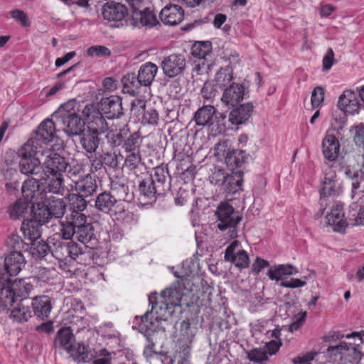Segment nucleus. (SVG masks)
Instances as JSON below:
<instances>
[{"mask_svg":"<svg viewBox=\"0 0 364 364\" xmlns=\"http://www.w3.org/2000/svg\"><path fill=\"white\" fill-rule=\"evenodd\" d=\"M7 246L14 250V251H20L24 249L26 243L23 240L16 234H12L6 240Z\"/></svg>","mask_w":364,"mask_h":364,"instance_id":"obj_62","label":"nucleus"},{"mask_svg":"<svg viewBox=\"0 0 364 364\" xmlns=\"http://www.w3.org/2000/svg\"><path fill=\"white\" fill-rule=\"evenodd\" d=\"M144 10L139 9L132 12V23L134 26L153 27L157 23L156 16L151 6L144 7Z\"/></svg>","mask_w":364,"mask_h":364,"instance_id":"obj_20","label":"nucleus"},{"mask_svg":"<svg viewBox=\"0 0 364 364\" xmlns=\"http://www.w3.org/2000/svg\"><path fill=\"white\" fill-rule=\"evenodd\" d=\"M99 135L90 132L87 130L81 134L80 143L87 153L92 154L96 152L100 141Z\"/></svg>","mask_w":364,"mask_h":364,"instance_id":"obj_40","label":"nucleus"},{"mask_svg":"<svg viewBox=\"0 0 364 364\" xmlns=\"http://www.w3.org/2000/svg\"><path fill=\"white\" fill-rule=\"evenodd\" d=\"M82 115L87 122L88 132L100 135L108 129L105 117L94 105H87L82 109Z\"/></svg>","mask_w":364,"mask_h":364,"instance_id":"obj_7","label":"nucleus"},{"mask_svg":"<svg viewBox=\"0 0 364 364\" xmlns=\"http://www.w3.org/2000/svg\"><path fill=\"white\" fill-rule=\"evenodd\" d=\"M69 213L67 214L72 220L82 222L86 220V215L82 212L86 209L90 200L79 193H70L68 195Z\"/></svg>","mask_w":364,"mask_h":364,"instance_id":"obj_11","label":"nucleus"},{"mask_svg":"<svg viewBox=\"0 0 364 364\" xmlns=\"http://www.w3.org/2000/svg\"><path fill=\"white\" fill-rule=\"evenodd\" d=\"M247 94L242 85L232 83L224 90L221 100L226 105L233 107L242 100Z\"/></svg>","mask_w":364,"mask_h":364,"instance_id":"obj_22","label":"nucleus"},{"mask_svg":"<svg viewBox=\"0 0 364 364\" xmlns=\"http://www.w3.org/2000/svg\"><path fill=\"white\" fill-rule=\"evenodd\" d=\"M343 342H341L339 345H336L334 346H329L327 348V355L328 356L330 360L336 361L338 358L339 357V360L341 362V357L343 355Z\"/></svg>","mask_w":364,"mask_h":364,"instance_id":"obj_64","label":"nucleus"},{"mask_svg":"<svg viewBox=\"0 0 364 364\" xmlns=\"http://www.w3.org/2000/svg\"><path fill=\"white\" fill-rule=\"evenodd\" d=\"M31 306L34 315L42 320L48 318L53 309L51 298L47 295L33 297L32 301L30 302Z\"/></svg>","mask_w":364,"mask_h":364,"instance_id":"obj_17","label":"nucleus"},{"mask_svg":"<svg viewBox=\"0 0 364 364\" xmlns=\"http://www.w3.org/2000/svg\"><path fill=\"white\" fill-rule=\"evenodd\" d=\"M41 205L46 206L52 217L56 218H62L66 209V205L63 199L53 196H47L45 203Z\"/></svg>","mask_w":364,"mask_h":364,"instance_id":"obj_36","label":"nucleus"},{"mask_svg":"<svg viewBox=\"0 0 364 364\" xmlns=\"http://www.w3.org/2000/svg\"><path fill=\"white\" fill-rule=\"evenodd\" d=\"M155 336L156 333L154 332L147 333L145 334L147 344L146 345L144 349V355L147 358H152L155 355H156L157 353L154 350L155 347Z\"/></svg>","mask_w":364,"mask_h":364,"instance_id":"obj_58","label":"nucleus"},{"mask_svg":"<svg viewBox=\"0 0 364 364\" xmlns=\"http://www.w3.org/2000/svg\"><path fill=\"white\" fill-rule=\"evenodd\" d=\"M18 168L20 172L28 178H43L46 176L44 168L38 158L20 159Z\"/></svg>","mask_w":364,"mask_h":364,"instance_id":"obj_15","label":"nucleus"},{"mask_svg":"<svg viewBox=\"0 0 364 364\" xmlns=\"http://www.w3.org/2000/svg\"><path fill=\"white\" fill-rule=\"evenodd\" d=\"M139 200L144 205L155 201L156 195H158V191L153 185V180L149 178L143 179L139 186Z\"/></svg>","mask_w":364,"mask_h":364,"instance_id":"obj_29","label":"nucleus"},{"mask_svg":"<svg viewBox=\"0 0 364 364\" xmlns=\"http://www.w3.org/2000/svg\"><path fill=\"white\" fill-rule=\"evenodd\" d=\"M41 144L35 138L28 139L18 151L17 154L20 159L36 158L38 149Z\"/></svg>","mask_w":364,"mask_h":364,"instance_id":"obj_42","label":"nucleus"},{"mask_svg":"<svg viewBox=\"0 0 364 364\" xmlns=\"http://www.w3.org/2000/svg\"><path fill=\"white\" fill-rule=\"evenodd\" d=\"M326 218L327 223L331 226L333 231L336 232H342L345 230L346 226L350 225L348 223V216L346 220H344L343 205L341 203L334 205L331 208V213L327 214Z\"/></svg>","mask_w":364,"mask_h":364,"instance_id":"obj_19","label":"nucleus"},{"mask_svg":"<svg viewBox=\"0 0 364 364\" xmlns=\"http://www.w3.org/2000/svg\"><path fill=\"white\" fill-rule=\"evenodd\" d=\"M338 107L344 113H358L360 103L356 94L350 90H345L338 98Z\"/></svg>","mask_w":364,"mask_h":364,"instance_id":"obj_23","label":"nucleus"},{"mask_svg":"<svg viewBox=\"0 0 364 364\" xmlns=\"http://www.w3.org/2000/svg\"><path fill=\"white\" fill-rule=\"evenodd\" d=\"M48 242L51 244L52 255L60 261L77 259L82 255L80 248L75 242L63 240L60 239V235L50 237Z\"/></svg>","mask_w":364,"mask_h":364,"instance_id":"obj_6","label":"nucleus"},{"mask_svg":"<svg viewBox=\"0 0 364 364\" xmlns=\"http://www.w3.org/2000/svg\"><path fill=\"white\" fill-rule=\"evenodd\" d=\"M16 291L13 290L12 284L0 289V311L8 309L14 303Z\"/></svg>","mask_w":364,"mask_h":364,"instance_id":"obj_44","label":"nucleus"},{"mask_svg":"<svg viewBox=\"0 0 364 364\" xmlns=\"http://www.w3.org/2000/svg\"><path fill=\"white\" fill-rule=\"evenodd\" d=\"M124 161L125 166L129 170L136 168L141 163V156L140 152L127 153Z\"/></svg>","mask_w":364,"mask_h":364,"instance_id":"obj_60","label":"nucleus"},{"mask_svg":"<svg viewBox=\"0 0 364 364\" xmlns=\"http://www.w3.org/2000/svg\"><path fill=\"white\" fill-rule=\"evenodd\" d=\"M144 114L142 117V122L145 124L156 125L159 121V113L157 110L151 106H143Z\"/></svg>","mask_w":364,"mask_h":364,"instance_id":"obj_55","label":"nucleus"},{"mask_svg":"<svg viewBox=\"0 0 364 364\" xmlns=\"http://www.w3.org/2000/svg\"><path fill=\"white\" fill-rule=\"evenodd\" d=\"M340 144L337 138L333 135H327L322 142V151L324 157L331 161H335L339 154Z\"/></svg>","mask_w":364,"mask_h":364,"instance_id":"obj_30","label":"nucleus"},{"mask_svg":"<svg viewBox=\"0 0 364 364\" xmlns=\"http://www.w3.org/2000/svg\"><path fill=\"white\" fill-rule=\"evenodd\" d=\"M348 223L351 226L364 225V208L360 207L358 202H354L350 205Z\"/></svg>","mask_w":364,"mask_h":364,"instance_id":"obj_47","label":"nucleus"},{"mask_svg":"<svg viewBox=\"0 0 364 364\" xmlns=\"http://www.w3.org/2000/svg\"><path fill=\"white\" fill-rule=\"evenodd\" d=\"M41 226L38 221L29 220L23 222L21 230L24 237L33 242L40 238L41 235Z\"/></svg>","mask_w":364,"mask_h":364,"instance_id":"obj_38","label":"nucleus"},{"mask_svg":"<svg viewBox=\"0 0 364 364\" xmlns=\"http://www.w3.org/2000/svg\"><path fill=\"white\" fill-rule=\"evenodd\" d=\"M128 186L119 183H114L111 186V193L114 197L117 203L121 200H127L128 195Z\"/></svg>","mask_w":364,"mask_h":364,"instance_id":"obj_56","label":"nucleus"},{"mask_svg":"<svg viewBox=\"0 0 364 364\" xmlns=\"http://www.w3.org/2000/svg\"><path fill=\"white\" fill-rule=\"evenodd\" d=\"M4 269L12 277L16 276L26 264L25 258L20 251H11L4 261Z\"/></svg>","mask_w":364,"mask_h":364,"instance_id":"obj_27","label":"nucleus"},{"mask_svg":"<svg viewBox=\"0 0 364 364\" xmlns=\"http://www.w3.org/2000/svg\"><path fill=\"white\" fill-rule=\"evenodd\" d=\"M324 89L322 87L318 86L314 88L312 92L311 101L314 108H317L321 105L324 100Z\"/></svg>","mask_w":364,"mask_h":364,"instance_id":"obj_63","label":"nucleus"},{"mask_svg":"<svg viewBox=\"0 0 364 364\" xmlns=\"http://www.w3.org/2000/svg\"><path fill=\"white\" fill-rule=\"evenodd\" d=\"M31 204L25 200L24 199H18L9 208V215L10 217L13 219H17L20 217H24L25 214L27 213L28 210L31 209L33 211V209L35 207H31Z\"/></svg>","mask_w":364,"mask_h":364,"instance_id":"obj_45","label":"nucleus"},{"mask_svg":"<svg viewBox=\"0 0 364 364\" xmlns=\"http://www.w3.org/2000/svg\"><path fill=\"white\" fill-rule=\"evenodd\" d=\"M55 126L53 119H46L38 126L35 139L41 144H48L53 140L55 136Z\"/></svg>","mask_w":364,"mask_h":364,"instance_id":"obj_24","label":"nucleus"},{"mask_svg":"<svg viewBox=\"0 0 364 364\" xmlns=\"http://www.w3.org/2000/svg\"><path fill=\"white\" fill-rule=\"evenodd\" d=\"M182 293L176 287H170L161 291V300L156 301V293L149 296V304H151V312L155 310L156 318L167 319L175 311L176 307L181 306Z\"/></svg>","mask_w":364,"mask_h":364,"instance_id":"obj_1","label":"nucleus"},{"mask_svg":"<svg viewBox=\"0 0 364 364\" xmlns=\"http://www.w3.org/2000/svg\"><path fill=\"white\" fill-rule=\"evenodd\" d=\"M21 190L23 199L31 204V207L41 205L47 199L46 187L40 178H28L23 182Z\"/></svg>","mask_w":364,"mask_h":364,"instance_id":"obj_5","label":"nucleus"},{"mask_svg":"<svg viewBox=\"0 0 364 364\" xmlns=\"http://www.w3.org/2000/svg\"><path fill=\"white\" fill-rule=\"evenodd\" d=\"M117 203V200L110 192L103 191L99 193L95 200V208L101 212L109 213Z\"/></svg>","mask_w":364,"mask_h":364,"instance_id":"obj_39","label":"nucleus"},{"mask_svg":"<svg viewBox=\"0 0 364 364\" xmlns=\"http://www.w3.org/2000/svg\"><path fill=\"white\" fill-rule=\"evenodd\" d=\"M82 221L78 224L76 239L87 247L93 249L97 245L94 227L91 223H87V219Z\"/></svg>","mask_w":364,"mask_h":364,"instance_id":"obj_18","label":"nucleus"},{"mask_svg":"<svg viewBox=\"0 0 364 364\" xmlns=\"http://www.w3.org/2000/svg\"><path fill=\"white\" fill-rule=\"evenodd\" d=\"M351 193L350 197L353 200L358 202L364 197V179L359 176L358 173H354L351 179Z\"/></svg>","mask_w":364,"mask_h":364,"instance_id":"obj_50","label":"nucleus"},{"mask_svg":"<svg viewBox=\"0 0 364 364\" xmlns=\"http://www.w3.org/2000/svg\"><path fill=\"white\" fill-rule=\"evenodd\" d=\"M100 105L107 119L119 118L123 114L122 98L118 95H111L102 99Z\"/></svg>","mask_w":364,"mask_h":364,"instance_id":"obj_16","label":"nucleus"},{"mask_svg":"<svg viewBox=\"0 0 364 364\" xmlns=\"http://www.w3.org/2000/svg\"><path fill=\"white\" fill-rule=\"evenodd\" d=\"M41 181H45L47 183V186H46V190H48V192L54 194H63L65 185L63 175H50L47 173V176L41 178Z\"/></svg>","mask_w":364,"mask_h":364,"instance_id":"obj_37","label":"nucleus"},{"mask_svg":"<svg viewBox=\"0 0 364 364\" xmlns=\"http://www.w3.org/2000/svg\"><path fill=\"white\" fill-rule=\"evenodd\" d=\"M169 176L167 165H160L154 168L153 176L148 177L153 180V185L158 191V196H164L171 189V180H167Z\"/></svg>","mask_w":364,"mask_h":364,"instance_id":"obj_13","label":"nucleus"},{"mask_svg":"<svg viewBox=\"0 0 364 364\" xmlns=\"http://www.w3.org/2000/svg\"><path fill=\"white\" fill-rule=\"evenodd\" d=\"M361 358L362 353L358 345L343 342L341 364H358Z\"/></svg>","mask_w":364,"mask_h":364,"instance_id":"obj_31","label":"nucleus"},{"mask_svg":"<svg viewBox=\"0 0 364 364\" xmlns=\"http://www.w3.org/2000/svg\"><path fill=\"white\" fill-rule=\"evenodd\" d=\"M13 286V290L16 291L17 297H22V299H27V296L33 289V286L24 279L17 280L14 279V282L11 284Z\"/></svg>","mask_w":364,"mask_h":364,"instance_id":"obj_52","label":"nucleus"},{"mask_svg":"<svg viewBox=\"0 0 364 364\" xmlns=\"http://www.w3.org/2000/svg\"><path fill=\"white\" fill-rule=\"evenodd\" d=\"M212 51L210 41H198L192 47V54L200 59L205 58Z\"/></svg>","mask_w":364,"mask_h":364,"instance_id":"obj_53","label":"nucleus"},{"mask_svg":"<svg viewBox=\"0 0 364 364\" xmlns=\"http://www.w3.org/2000/svg\"><path fill=\"white\" fill-rule=\"evenodd\" d=\"M128 14L127 6L121 3L107 2L102 8V15L105 19L109 21H121Z\"/></svg>","mask_w":364,"mask_h":364,"instance_id":"obj_21","label":"nucleus"},{"mask_svg":"<svg viewBox=\"0 0 364 364\" xmlns=\"http://www.w3.org/2000/svg\"><path fill=\"white\" fill-rule=\"evenodd\" d=\"M90 161V173H95L105 168L102 155L96 152L87 156Z\"/></svg>","mask_w":364,"mask_h":364,"instance_id":"obj_57","label":"nucleus"},{"mask_svg":"<svg viewBox=\"0 0 364 364\" xmlns=\"http://www.w3.org/2000/svg\"><path fill=\"white\" fill-rule=\"evenodd\" d=\"M50 245V242L48 241L46 242L43 240H34L31 242V245L30 247V253L33 257L40 259L43 258L49 252L51 253Z\"/></svg>","mask_w":364,"mask_h":364,"instance_id":"obj_49","label":"nucleus"},{"mask_svg":"<svg viewBox=\"0 0 364 364\" xmlns=\"http://www.w3.org/2000/svg\"><path fill=\"white\" fill-rule=\"evenodd\" d=\"M336 192V181L326 177L323 181V186L321 191V197H328L335 195Z\"/></svg>","mask_w":364,"mask_h":364,"instance_id":"obj_61","label":"nucleus"},{"mask_svg":"<svg viewBox=\"0 0 364 364\" xmlns=\"http://www.w3.org/2000/svg\"><path fill=\"white\" fill-rule=\"evenodd\" d=\"M122 83L127 92L132 95H135L137 90L143 86L139 78L134 73H127L122 78Z\"/></svg>","mask_w":364,"mask_h":364,"instance_id":"obj_48","label":"nucleus"},{"mask_svg":"<svg viewBox=\"0 0 364 364\" xmlns=\"http://www.w3.org/2000/svg\"><path fill=\"white\" fill-rule=\"evenodd\" d=\"M159 17L164 24L176 26L183 20L184 11L179 5L169 4L161 9Z\"/></svg>","mask_w":364,"mask_h":364,"instance_id":"obj_14","label":"nucleus"},{"mask_svg":"<svg viewBox=\"0 0 364 364\" xmlns=\"http://www.w3.org/2000/svg\"><path fill=\"white\" fill-rule=\"evenodd\" d=\"M82 221L81 223H82ZM80 222H78L75 220H72L70 218V216L66 215L65 220L60 222L61 224V235L63 239L65 241H72L71 239L73 236H76L77 229L78 224Z\"/></svg>","mask_w":364,"mask_h":364,"instance_id":"obj_41","label":"nucleus"},{"mask_svg":"<svg viewBox=\"0 0 364 364\" xmlns=\"http://www.w3.org/2000/svg\"><path fill=\"white\" fill-rule=\"evenodd\" d=\"M353 130V141L362 159L361 167L364 168V124L361 123L354 127Z\"/></svg>","mask_w":364,"mask_h":364,"instance_id":"obj_51","label":"nucleus"},{"mask_svg":"<svg viewBox=\"0 0 364 364\" xmlns=\"http://www.w3.org/2000/svg\"><path fill=\"white\" fill-rule=\"evenodd\" d=\"M240 244L237 240L232 242L225 250L224 259L234 264L236 267L244 269L249 267L250 259L246 251L237 250Z\"/></svg>","mask_w":364,"mask_h":364,"instance_id":"obj_10","label":"nucleus"},{"mask_svg":"<svg viewBox=\"0 0 364 364\" xmlns=\"http://www.w3.org/2000/svg\"><path fill=\"white\" fill-rule=\"evenodd\" d=\"M129 132V129L123 128L118 132L108 134L107 135L108 143L112 147L122 146Z\"/></svg>","mask_w":364,"mask_h":364,"instance_id":"obj_54","label":"nucleus"},{"mask_svg":"<svg viewBox=\"0 0 364 364\" xmlns=\"http://www.w3.org/2000/svg\"><path fill=\"white\" fill-rule=\"evenodd\" d=\"M55 348H63L72 357L73 360L81 363L90 360L88 352L84 344L77 343L71 327L60 328L54 340Z\"/></svg>","mask_w":364,"mask_h":364,"instance_id":"obj_2","label":"nucleus"},{"mask_svg":"<svg viewBox=\"0 0 364 364\" xmlns=\"http://www.w3.org/2000/svg\"><path fill=\"white\" fill-rule=\"evenodd\" d=\"M33 311L31 310L30 301L21 299L20 302L11 312L10 317L19 323L27 322L32 317Z\"/></svg>","mask_w":364,"mask_h":364,"instance_id":"obj_28","label":"nucleus"},{"mask_svg":"<svg viewBox=\"0 0 364 364\" xmlns=\"http://www.w3.org/2000/svg\"><path fill=\"white\" fill-rule=\"evenodd\" d=\"M157 72L156 65L148 62L141 65L137 75L143 86H149L154 81Z\"/></svg>","mask_w":364,"mask_h":364,"instance_id":"obj_35","label":"nucleus"},{"mask_svg":"<svg viewBox=\"0 0 364 364\" xmlns=\"http://www.w3.org/2000/svg\"><path fill=\"white\" fill-rule=\"evenodd\" d=\"M160 67L166 77L173 78L183 73L186 67V60L183 55L173 53L165 57Z\"/></svg>","mask_w":364,"mask_h":364,"instance_id":"obj_8","label":"nucleus"},{"mask_svg":"<svg viewBox=\"0 0 364 364\" xmlns=\"http://www.w3.org/2000/svg\"><path fill=\"white\" fill-rule=\"evenodd\" d=\"M215 215L218 218V228L222 232H227L226 234L229 238H236L237 225L242 219L240 213L235 211L233 207L229 203H224L218 206Z\"/></svg>","mask_w":364,"mask_h":364,"instance_id":"obj_4","label":"nucleus"},{"mask_svg":"<svg viewBox=\"0 0 364 364\" xmlns=\"http://www.w3.org/2000/svg\"><path fill=\"white\" fill-rule=\"evenodd\" d=\"M216 114L215 108L212 105H203L194 114V121L198 126H210L213 117Z\"/></svg>","mask_w":364,"mask_h":364,"instance_id":"obj_32","label":"nucleus"},{"mask_svg":"<svg viewBox=\"0 0 364 364\" xmlns=\"http://www.w3.org/2000/svg\"><path fill=\"white\" fill-rule=\"evenodd\" d=\"M141 144V135L136 132L127 136L122 148L126 153L140 152Z\"/></svg>","mask_w":364,"mask_h":364,"instance_id":"obj_46","label":"nucleus"},{"mask_svg":"<svg viewBox=\"0 0 364 364\" xmlns=\"http://www.w3.org/2000/svg\"><path fill=\"white\" fill-rule=\"evenodd\" d=\"M248 154L242 150L232 149L228 152L225 162L227 166L234 171L235 169L240 168L247 161Z\"/></svg>","mask_w":364,"mask_h":364,"instance_id":"obj_34","label":"nucleus"},{"mask_svg":"<svg viewBox=\"0 0 364 364\" xmlns=\"http://www.w3.org/2000/svg\"><path fill=\"white\" fill-rule=\"evenodd\" d=\"M242 171H232V173L228 176L223 189L228 193H235L241 189L243 182L241 175Z\"/></svg>","mask_w":364,"mask_h":364,"instance_id":"obj_43","label":"nucleus"},{"mask_svg":"<svg viewBox=\"0 0 364 364\" xmlns=\"http://www.w3.org/2000/svg\"><path fill=\"white\" fill-rule=\"evenodd\" d=\"M37 210L34 212L33 220H37L42 225L49 221L52 218L48 209L45 205H36Z\"/></svg>","mask_w":364,"mask_h":364,"instance_id":"obj_59","label":"nucleus"},{"mask_svg":"<svg viewBox=\"0 0 364 364\" xmlns=\"http://www.w3.org/2000/svg\"><path fill=\"white\" fill-rule=\"evenodd\" d=\"M298 273L296 267L290 264H279L271 267L267 271V276L271 280H282L284 276H290Z\"/></svg>","mask_w":364,"mask_h":364,"instance_id":"obj_33","label":"nucleus"},{"mask_svg":"<svg viewBox=\"0 0 364 364\" xmlns=\"http://www.w3.org/2000/svg\"><path fill=\"white\" fill-rule=\"evenodd\" d=\"M97 181L90 173L75 181V189L77 193L88 198L97 193Z\"/></svg>","mask_w":364,"mask_h":364,"instance_id":"obj_26","label":"nucleus"},{"mask_svg":"<svg viewBox=\"0 0 364 364\" xmlns=\"http://www.w3.org/2000/svg\"><path fill=\"white\" fill-rule=\"evenodd\" d=\"M196 332L197 328L191 326L189 319L183 320L181 322L180 333L177 341L181 353H183L186 355H190L192 343Z\"/></svg>","mask_w":364,"mask_h":364,"instance_id":"obj_9","label":"nucleus"},{"mask_svg":"<svg viewBox=\"0 0 364 364\" xmlns=\"http://www.w3.org/2000/svg\"><path fill=\"white\" fill-rule=\"evenodd\" d=\"M254 107L252 103L247 102L234 108L229 114V122L233 125H240L245 123L251 117Z\"/></svg>","mask_w":364,"mask_h":364,"instance_id":"obj_25","label":"nucleus"},{"mask_svg":"<svg viewBox=\"0 0 364 364\" xmlns=\"http://www.w3.org/2000/svg\"><path fill=\"white\" fill-rule=\"evenodd\" d=\"M68 165V160L56 152L50 153L43 164L46 176H47V173L50 175H63Z\"/></svg>","mask_w":364,"mask_h":364,"instance_id":"obj_12","label":"nucleus"},{"mask_svg":"<svg viewBox=\"0 0 364 364\" xmlns=\"http://www.w3.org/2000/svg\"><path fill=\"white\" fill-rule=\"evenodd\" d=\"M73 103L68 102L61 105L58 111L53 114V118H57L58 123L63 127V130L69 136H81L85 132V122L75 112H70L68 109Z\"/></svg>","mask_w":364,"mask_h":364,"instance_id":"obj_3","label":"nucleus"}]
</instances>
